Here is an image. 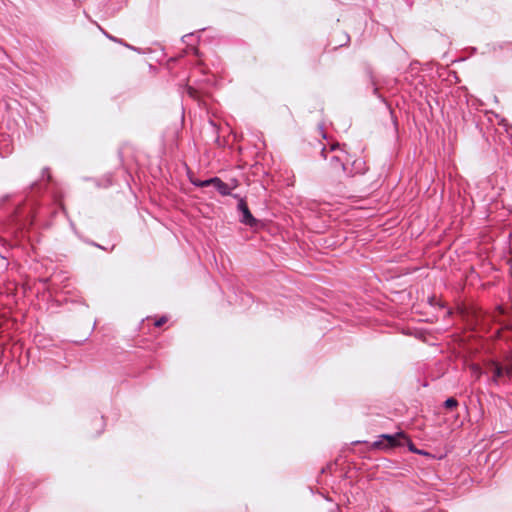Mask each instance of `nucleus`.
<instances>
[{"instance_id":"1","label":"nucleus","mask_w":512,"mask_h":512,"mask_svg":"<svg viewBox=\"0 0 512 512\" xmlns=\"http://www.w3.org/2000/svg\"><path fill=\"white\" fill-rule=\"evenodd\" d=\"M486 375H490V381L494 385H500L512 378V359L500 363L497 361H489L486 364Z\"/></svg>"},{"instance_id":"2","label":"nucleus","mask_w":512,"mask_h":512,"mask_svg":"<svg viewBox=\"0 0 512 512\" xmlns=\"http://www.w3.org/2000/svg\"><path fill=\"white\" fill-rule=\"evenodd\" d=\"M383 440H378L373 443L375 448H392L396 446H404L403 440H407L404 432H397L395 434H383L380 436Z\"/></svg>"},{"instance_id":"3","label":"nucleus","mask_w":512,"mask_h":512,"mask_svg":"<svg viewBox=\"0 0 512 512\" xmlns=\"http://www.w3.org/2000/svg\"><path fill=\"white\" fill-rule=\"evenodd\" d=\"M232 197H234L235 199H238L237 207H238L239 212L241 213L240 221L243 224L248 225L250 227L255 226L257 224V219L254 218V216L251 214L246 201L243 198H241L238 194H234V195H232Z\"/></svg>"},{"instance_id":"4","label":"nucleus","mask_w":512,"mask_h":512,"mask_svg":"<svg viewBox=\"0 0 512 512\" xmlns=\"http://www.w3.org/2000/svg\"><path fill=\"white\" fill-rule=\"evenodd\" d=\"M330 167L338 179H340L342 175H346L347 168L339 157L332 156L330 158Z\"/></svg>"},{"instance_id":"5","label":"nucleus","mask_w":512,"mask_h":512,"mask_svg":"<svg viewBox=\"0 0 512 512\" xmlns=\"http://www.w3.org/2000/svg\"><path fill=\"white\" fill-rule=\"evenodd\" d=\"M211 186H213L222 196L233 195L231 193L232 188L228 184L223 182L219 177L211 178Z\"/></svg>"},{"instance_id":"6","label":"nucleus","mask_w":512,"mask_h":512,"mask_svg":"<svg viewBox=\"0 0 512 512\" xmlns=\"http://www.w3.org/2000/svg\"><path fill=\"white\" fill-rule=\"evenodd\" d=\"M353 170L354 172L350 171V172H347L346 171V175L347 176H353L355 174H364L366 171H367V168H366V163L365 161H363L362 159H356L354 162H353Z\"/></svg>"},{"instance_id":"7","label":"nucleus","mask_w":512,"mask_h":512,"mask_svg":"<svg viewBox=\"0 0 512 512\" xmlns=\"http://www.w3.org/2000/svg\"><path fill=\"white\" fill-rule=\"evenodd\" d=\"M403 443H404V445L407 444L409 451H411L413 453L421 454V455H427V453L424 452L423 450L417 449L408 437H407V440H403Z\"/></svg>"},{"instance_id":"8","label":"nucleus","mask_w":512,"mask_h":512,"mask_svg":"<svg viewBox=\"0 0 512 512\" xmlns=\"http://www.w3.org/2000/svg\"><path fill=\"white\" fill-rule=\"evenodd\" d=\"M191 183L197 187H208L211 186V178L206 180L190 179Z\"/></svg>"},{"instance_id":"9","label":"nucleus","mask_w":512,"mask_h":512,"mask_svg":"<svg viewBox=\"0 0 512 512\" xmlns=\"http://www.w3.org/2000/svg\"><path fill=\"white\" fill-rule=\"evenodd\" d=\"M457 406H458V401L455 398H453V397H450V398L446 399L445 402H444V407L446 409H453V408H455Z\"/></svg>"},{"instance_id":"10","label":"nucleus","mask_w":512,"mask_h":512,"mask_svg":"<svg viewBox=\"0 0 512 512\" xmlns=\"http://www.w3.org/2000/svg\"><path fill=\"white\" fill-rule=\"evenodd\" d=\"M167 321V318L166 317H161L160 319H158L156 322H155V326L156 327H160L162 326L164 323H166Z\"/></svg>"},{"instance_id":"11","label":"nucleus","mask_w":512,"mask_h":512,"mask_svg":"<svg viewBox=\"0 0 512 512\" xmlns=\"http://www.w3.org/2000/svg\"><path fill=\"white\" fill-rule=\"evenodd\" d=\"M472 369H473V371L477 374V377H479V376L482 374L481 369H480V367H479V366H477V365H473V366H472Z\"/></svg>"},{"instance_id":"12","label":"nucleus","mask_w":512,"mask_h":512,"mask_svg":"<svg viewBox=\"0 0 512 512\" xmlns=\"http://www.w3.org/2000/svg\"><path fill=\"white\" fill-rule=\"evenodd\" d=\"M45 174H47V178L49 179V178H50V174H49V170H48V168H45V169L43 170V176H44Z\"/></svg>"},{"instance_id":"13","label":"nucleus","mask_w":512,"mask_h":512,"mask_svg":"<svg viewBox=\"0 0 512 512\" xmlns=\"http://www.w3.org/2000/svg\"><path fill=\"white\" fill-rule=\"evenodd\" d=\"M321 153H322L323 157H324V158H326V155H325V148H323V149H322V152H321Z\"/></svg>"},{"instance_id":"14","label":"nucleus","mask_w":512,"mask_h":512,"mask_svg":"<svg viewBox=\"0 0 512 512\" xmlns=\"http://www.w3.org/2000/svg\"><path fill=\"white\" fill-rule=\"evenodd\" d=\"M110 40L117 41L114 37L108 36Z\"/></svg>"},{"instance_id":"15","label":"nucleus","mask_w":512,"mask_h":512,"mask_svg":"<svg viewBox=\"0 0 512 512\" xmlns=\"http://www.w3.org/2000/svg\"><path fill=\"white\" fill-rule=\"evenodd\" d=\"M335 148H336V145L331 146V150H335Z\"/></svg>"},{"instance_id":"16","label":"nucleus","mask_w":512,"mask_h":512,"mask_svg":"<svg viewBox=\"0 0 512 512\" xmlns=\"http://www.w3.org/2000/svg\"><path fill=\"white\" fill-rule=\"evenodd\" d=\"M190 36H191V35H184V36H183V40H184L185 38H187V37H190Z\"/></svg>"},{"instance_id":"17","label":"nucleus","mask_w":512,"mask_h":512,"mask_svg":"<svg viewBox=\"0 0 512 512\" xmlns=\"http://www.w3.org/2000/svg\"><path fill=\"white\" fill-rule=\"evenodd\" d=\"M509 328L512 329V325Z\"/></svg>"}]
</instances>
